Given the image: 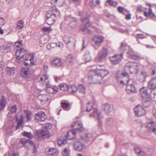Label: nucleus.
I'll return each mask as SVG.
<instances>
[{
	"label": "nucleus",
	"instance_id": "2eb2a0df",
	"mask_svg": "<svg viewBox=\"0 0 156 156\" xmlns=\"http://www.w3.org/2000/svg\"><path fill=\"white\" fill-rule=\"evenodd\" d=\"M83 137L81 138L77 141L74 144V147L75 150L78 151H81L85 147L84 145L82 143Z\"/></svg>",
	"mask_w": 156,
	"mask_h": 156
},
{
	"label": "nucleus",
	"instance_id": "ddd939ff",
	"mask_svg": "<svg viewBox=\"0 0 156 156\" xmlns=\"http://www.w3.org/2000/svg\"><path fill=\"white\" fill-rule=\"evenodd\" d=\"M150 132H152L156 134V122L152 120H148L146 126Z\"/></svg>",
	"mask_w": 156,
	"mask_h": 156
},
{
	"label": "nucleus",
	"instance_id": "f8f14e48",
	"mask_svg": "<svg viewBox=\"0 0 156 156\" xmlns=\"http://www.w3.org/2000/svg\"><path fill=\"white\" fill-rule=\"evenodd\" d=\"M134 112L136 115L141 116L146 113L145 110L142 106L138 105L134 108Z\"/></svg>",
	"mask_w": 156,
	"mask_h": 156
},
{
	"label": "nucleus",
	"instance_id": "dca6fc26",
	"mask_svg": "<svg viewBox=\"0 0 156 156\" xmlns=\"http://www.w3.org/2000/svg\"><path fill=\"white\" fill-rule=\"evenodd\" d=\"M104 39V38L103 36L98 35L94 36L92 38V41L95 45L99 46L103 42Z\"/></svg>",
	"mask_w": 156,
	"mask_h": 156
},
{
	"label": "nucleus",
	"instance_id": "aec40b11",
	"mask_svg": "<svg viewBox=\"0 0 156 156\" xmlns=\"http://www.w3.org/2000/svg\"><path fill=\"white\" fill-rule=\"evenodd\" d=\"M38 99L40 101L42 104H44L49 99V96L46 94H41L38 96Z\"/></svg>",
	"mask_w": 156,
	"mask_h": 156
},
{
	"label": "nucleus",
	"instance_id": "c9c22d12",
	"mask_svg": "<svg viewBox=\"0 0 156 156\" xmlns=\"http://www.w3.org/2000/svg\"><path fill=\"white\" fill-rule=\"evenodd\" d=\"M91 58L90 52L89 51H87L84 55V59L87 62H88L90 61Z\"/></svg>",
	"mask_w": 156,
	"mask_h": 156
},
{
	"label": "nucleus",
	"instance_id": "a211bd4d",
	"mask_svg": "<svg viewBox=\"0 0 156 156\" xmlns=\"http://www.w3.org/2000/svg\"><path fill=\"white\" fill-rule=\"evenodd\" d=\"M46 86V91L49 93L55 94L58 91V88L56 86L50 85L49 83Z\"/></svg>",
	"mask_w": 156,
	"mask_h": 156
},
{
	"label": "nucleus",
	"instance_id": "603ef678",
	"mask_svg": "<svg viewBox=\"0 0 156 156\" xmlns=\"http://www.w3.org/2000/svg\"><path fill=\"white\" fill-rule=\"evenodd\" d=\"M52 127V124L50 123H46L45 125L43 127V129H47L48 130L49 129H51Z\"/></svg>",
	"mask_w": 156,
	"mask_h": 156
},
{
	"label": "nucleus",
	"instance_id": "49530a36",
	"mask_svg": "<svg viewBox=\"0 0 156 156\" xmlns=\"http://www.w3.org/2000/svg\"><path fill=\"white\" fill-rule=\"evenodd\" d=\"M82 21L84 24L87 27H88L90 26V24L89 23V19L88 18H85L84 19L82 18Z\"/></svg>",
	"mask_w": 156,
	"mask_h": 156
},
{
	"label": "nucleus",
	"instance_id": "c756f323",
	"mask_svg": "<svg viewBox=\"0 0 156 156\" xmlns=\"http://www.w3.org/2000/svg\"><path fill=\"white\" fill-rule=\"evenodd\" d=\"M148 87L151 89H154L156 87V78H154L148 82Z\"/></svg>",
	"mask_w": 156,
	"mask_h": 156
},
{
	"label": "nucleus",
	"instance_id": "cd10ccee",
	"mask_svg": "<svg viewBox=\"0 0 156 156\" xmlns=\"http://www.w3.org/2000/svg\"><path fill=\"white\" fill-rule=\"evenodd\" d=\"M147 76V73L145 72H142L137 76V78L139 81L143 82L145 80L146 77Z\"/></svg>",
	"mask_w": 156,
	"mask_h": 156
},
{
	"label": "nucleus",
	"instance_id": "9b49d317",
	"mask_svg": "<svg viewBox=\"0 0 156 156\" xmlns=\"http://www.w3.org/2000/svg\"><path fill=\"white\" fill-rule=\"evenodd\" d=\"M34 55L32 54L27 55L25 56L24 62L25 65L26 66L33 65L34 63Z\"/></svg>",
	"mask_w": 156,
	"mask_h": 156
},
{
	"label": "nucleus",
	"instance_id": "2f4dec72",
	"mask_svg": "<svg viewBox=\"0 0 156 156\" xmlns=\"http://www.w3.org/2000/svg\"><path fill=\"white\" fill-rule=\"evenodd\" d=\"M7 103V101L5 97L2 96L0 100V111L3 109Z\"/></svg>",
	"mask_w": 156,
	"mask_h": 156
},
{
	"label": "nucleus",
	"instance_id": "6ab92c4d",
	"mask_svg": "<svg viewBox=\"0 0 156 156\" xmlns=\"http://www.w3.org/2000/svg\"><path fill=\"white\" fill-rule=\"evenodd\" d=\"M25 50L23 48H21L19 49H16V55L17 59L20 60L23 58L24 55L26 54Z\"/></svg>",
	"mask_w": 156,
	"mask_h": 156
},
{
	"label": "nucleus",
	"instance_id": "13d9d810",
	"mask_svg": "<svg viewBox=\"0 0 156 156\" xmlns=\"http://www.w3.org/2000/svg\"><path fill=\"white\" fill-rule=\"evenodd\" d=\"M54 78L56 82H58L61 80V77L60 76H55Z\"/></svg>",
	"mask_w": 156,
	"mask_h": 156
},
{
	"label": "nucleus",
	"instance_id": "69168bd1",
	"mask_svg": "<svg viewBox=\"0 0 156 156\" xmlns=\"http://www.w3.org/2000/svg\"><path fill=\"white\" fill-rule=\"evenodd\" d=\"M18 44L19 45H23L22 41H17L15 43V46L17 47H19L20 46H19V45H18Z\"/></svg>",
	"mask_w": 156,
	"mask_h": 156
},
{
	"label": "nucleus",
	"instance_id": "5fc2aeb1",
	"mask_svg": "<svg viewBox=\"0 0 156 156\" xmlns=\"http://www.w3.org/2000/svg\"><path fill=\"white\" fill-rule=\"evenodd\" d=\"M6 23V21L5 19L2 17H0V27H1Z\"/></svg>",
	"mask_w": 156,
	"mask_h": 156
},
{
	"label": "nucleus",
	"instance_id": "423d86ee",
	"mask_svg": "<svg viewBox=\"0 0 156 156\" xmlns=\"http://www.w3.org/2000/svg\"><path fill=\"white\" fill-rule=\"evenodd\" d=\"M116 77L118 83L120 84H127L130 81L129 75L126 72L121 73L118 72L116 75Z\"/></svg>",
	"mask_w": 156,
	"mask_h": 156
},
{
	"label": "nucleus",
	"instance_id": "680f3d73",
	"mask_svg": "<svg viewBox=\"0 0 156 156\" xmlns=\"http://www.w3.org/2000/svg\"><path fill=\"white\" fill-rule=\"evenodd\" d=\"M42 30H43L45 31H49L51 30L52 29L50 27H44L42 28Z\"/></svg>",
	"mask_w": 156,
	"mask_h": 156
},
{
	"label": "nucleus",
	"instance_id": "6e6d98bb",
	"mask_svg": "<svg viewBox=\"0 0 156 156\" xmlns=\"http://www.w3.org/2000/svg\"><path fill=\"white\" fill-rule=\"evenodd\" d=\"M68 61L69 63L72 62L74 60V58L72 55H69L68 56Z\"/></svg>",
	"mask_w": 156,
	"mask_h": 156
},
{
	"label": "nucleus",
	"instance_id": "f704fd0d",
	"mask_svg": "<svg viewBox=\"0 0 156 156\" xmlns=\"http://www.w3.org/2000/svg\"><path fill=\"white\" fill-rule=\"evenodd\" d=\"M15 70L13 67H7L6 68V73L9 75H12L14 74Z\"/></svg>",
	"mask_w": 156,
	"mask_h": 156
},
{
	"label": "nucleus",
	"instance_id": "0eeeda50",
	"mask_svg": "<svg viewBox=\"0 0 156 156\" xmlns=\"http://www.w3.org/2000/svg\"><path fill=\"white\" fill-rule=\"evenodd\" d=\"M138 64L134 62H129L126 64L125 69H128L131 74L136 73L138 72Z\"/></svg>",
	"mask_w": 156,
	"mask_h": 156
},
{
	"label": "nucleus",
	"instance_id": "bb28decb",
	"mask_svg": "<svg viewBox=\"0 0 156 156\" xmlns=\"http://www.w3.org/2000/svg\"><path fill=\"white\" fill-rule=\"evenodd\" d=\"M30 74V71L29 68H23L21 70V74L24 77H29Z\"/></svg>",
	"mask_w": 156,
	"mask_h": 156
},
{
	"label": "nucleus",
	"instance_id": "6e6552de",
	"mask_svg": "<svg viewBox=\"0 0 156 156\" xmlns=\"http://www.w3.org/2000/svg\"><path fill=\"white\" fill-rule=\"evenodd\" d=\"M48 131L43 129L37 131L36 137L39 139H44L48 138L49 136Z\"/></svg>",
	"mask_w": 156,
	"mask_h": 156
},
{
	"label": "nucleus",
	"instance_id": "bf43d9fd",
	"mask_svg": "<svg viewBox=\"0 0 156 156\" xmlns=\"http://www.w3.org/2000/svg\"><path fill=\"white\" fill-rule=\"evenodd\" d=\"M69 26L72 28H75L76 26V23L75 21L71 22L69 23Z\"/></svg>",
	"mask_w": 156,
	"mask_h": 156
},
{
	"label": "nucleus",
	"instance_id": "c03bdc74",
	"mask_svg": "<svg viewBox=\"0 0 156 156\" xmlns=\"http://www.w3.org/2000/svg\"><path fill=\"white\" fill-rule=\"evenodd\" d=\"M57 142L58 145L62 146L66 143L67 141L65 139H58L57 140Z\"/></svg>",
	"mask_w": 156,
	"mask_h": 156
},
{
	"label": "nucleus",
	"instance_id": "412c9836",
	"mask_svg": "<svg viewBox=\"0 0 156 156\" xmlns=\"http://www.w3.org/2000/svg\"><path fill=\"white\" fill-rule=\"evenodd\" d=\"M96 75V74H92L91 75H90L89 74L88 81L89 83H103L102 80H100L99 81H98V78L95 79L94 76V75Z\"/></svg>",
	"mask_w": 156,
	"mask_h": 156
},
{
	"label": "nucleus",
	"instance_id": "473e14b6",
	"mask_svg": "<svg viewBox=\"0 0 156 156\" xmlns=\"http://www.w3.org/2000/svg\"><path fill=\"white\" fill-rule=\"evenodd\" d=\"M9 110L11 112L9 113L7 115V117L8 118L10 117V116L12 117L11 115L12 113H16L17 110L16 106V105L11 106L9 107Z\"/></svg>",
	"mask_w": 156,
	"mask_h": 156
},
{
	"label": "nucleus",
	"instance_id": "1a4fd4ad",
	"mask_svg": "<svg viewBox=\"0 0 156 156\" xmlns=\"http://www.w3.org/2000/svg\"><path fill=\"white\" fill-rule=\"evenodd\" d=\"M90 117H94L95 118H97L98 122L99 127H102V122L101 119L102 117L101 115V112H98L97 109L94 108L93 113L90 114Z\"/></svg>",
	"mask_w": 156,
	"mask_h": 156
},
{
	"label": "nucleus",
	"instance_id": "4468645a",
	"mask_svg": "<svg viewBox=\"0 0 156 156\" xmlns=\"http://www.w3.org/2000/svg\"><path fill=\"white\" fill-rule=\"evenodd\" d=\"M122 55H115L111 57L109 59L112 64H116L119 63L122 58Z\"/></svg>",
	"mask_w": 156,
	"mask_h": 156
},
{
	"label": "nucleus",
	"instance_id": "f257e3e1",
	"mask_svg": "<svg viewBox=\"0 0 156 156\" xmlns=\"http://www.w3.org/2000/svg\"><path fill=\"white\" fill-rule=\"evenodd\" d=\"M140 92L144 106L148 107L149 102L151 100L156 101V91L155 90H148L146 88L143 87L140 89Z\"/></svg>",
	"mask_w": 156,
	"mask_h": 156
},
{
	"label": "nucleus",
	"instance_id": "4d7b16f0",
	"mask_svg": "<svg viewBox=\"0 0 156 156\" xmlns=\"http://www.w3.org/2000/svg\"><path fill=\"white\" fill-rule=\"evenodd\" d=\"M62 107L64 108H67L69 106V103L66 102H61V103Z\"/></svg>",
	"mask_w": 156,
	"mask_h": 156
},
{
	"label": "nucleus",
	"instance_id": "864d4df0",
	"mask_svg": "<svg viewBox=\"0 0 156 156\" xmlns=\"http://www.w3.org/2000/svg\"><path fill=\"white\" fill-rule=\"evenodd\" d=\"M113 122V119L112 118H108L106 121L107 124L109 126H112Z\"/></svg>",
	"mask_w": 156,
	"mask_h": 156
},
{
	"label": "nucleus",
	"instance_id": "8fccbe9b",
	"mask_svg": "<svg viewBox=\"0 0 156 156\" xmlns=\"http://www.w3.org/2000/svg\"><path fill=\"white\" fill-rule=\"evenodd\" d=\"M81 30L84 32V34H91V32L89 30L87 27H81Z\"/></svg>",
	"mask_w": 156,
	"mask_h": 156
},
{
	"label": "nucleus",
	"instance_id": "e433bc0d",
	"mask_svg": "<svg viewBox=\"0 0 156 156\" xmlns=\"http://www.w3.org/2000/svg\"><path fill=\"white\" fill-rule=\"evenodd\" d=\"M78 87L75 85H72L69 87L68 91L71 93H74L78 90Z\"/></svg>",
	"mask_w": 156,
	"mask_h": 156
},
{
	"label": "nucleus",
	"instance_id": "0e129e2a",
	"mask_svg": "<svg viewBox=\"0 0 156 156\" xmlns=\"http://www.w3.org/2000/svg\"><path fill=\"white\" fill-rule=\"evenodd\" d=\"M5 63L2 61L0 62V71L2 70L5 67Z\"/></svg>",
	"mask_w": 156,
	"mask_h": 156
},
{
	"label": "nucleus",
	"instance_id": "f03ea898",
	"mask_svg": "<svg viewBox=\"0 0 156 156\" xmlns=\"http://www.w3.org/2000/svg\"><path fill=\"white\" fill-rule=\"evenodd\" d=\"M71 127H74L75 128L68 132L66 137L69 140L74 138V136L76 135L77 132H82L84 130L82 124L80 122H75L71 125Z\"/></svg>",
	"mask_w": 156,
	"mask_h": 156
},
{
	"label": "nucleus",
	"instance_id": "338daca9",
	"mask_svg": "<svg viewBox=\"0 0 156 156\" xmlns=\"http://www.w3.org/2000/svg\"><path fill=\"white\" fill-rule=\"evenodd\" d=\"M91 136V135L90 134H87L86 135L85 137H84L86 141H89V139L88 138H90Z\"/></svg>",
	"mask_w": 156,
	"mask_h": 156
},
{
	"label": "nucleus",
	"instance_id": "a878e982",
	"mask_svg": "<svg viewBox=\"0 0 156 156\" xmlns=\"http://www.w3.org/2000/svg\"><path fill=\"white\" fill-rule=\"evenodd\" d=\"M19 142L22 144L24 147H27V146L33 144V142L32 141L27 140L24 138L20 139Z\"/></svg>",
	"mask_w": 156,
	"mask_h": 156
},
{
	"label": "nucleus",
	"instance_id": "09e8293b",
	"mask_svg": "<svg viewBox=\"0 0 156 156\" xmlns=\"http://www.w3.org/2000/svg\"><path fill=\"white\" fill-rule=\"evenodd\" d=\"M73 40L72 38H69L68 37H66L64 38V42L66 44H68L70 42H71Z\"/></svg>",
	"mask_w": 156,
	"mask_h": 156
},
{
	"label": "nucleus",
	"instance_id": "20e7f679",
	"mask_svg": "<svg viewBox=\"0 0 156 156\" xmlns=\"http://www.w3.org/2000/svg\"><path fill=\"white\" fill-rule=\"evenodd\" d=\"M109 73L108 71L106 69L98 68L96 70L92 69L89 72V74L91 75L92 74H95L94 78L95 79L98 78V81L102 80L103 78L106 76Z\"/></svg>",
	"mask_w": 156,
	"mask_h": 156
},
{
	"label": "nucleus",
	"instance_id": "7ed1b4c3",
	"mask_svg": "<svg viewBox=\"0 0 156 156\" xmlns=\"http://www.w3.org/2000/svg\"><path fill=\"white\" fill-rule=\"evenodd\" d=\"M31 115L32 113L30 112L25 110L23 115L21 114L19 117L17 116L16 119L18 125L16 127V129H18L23 122H26L30 120L31 119Z\"/></svg>",
	"mask_w": 156,
	"mask_h": 156
},
{
	"label": "nucleus",
	"instance_id": "4be33fe9",
	"mask_svg": "<svg viewBox=\"0 0 156 156\" xmlns=\"http://www.w3.org/2000/svg\"><path fill=\"white\" fill-rule=\"evenodd\" d=\"M40 81L44 86H47L49 83L48 77L46 74L41 75Z\"/></svg>",
	"mask_w": 156,
	"mask_h": 156
},
{
	"label": "nucleus",
	"instance_id": "ea45409f",
	"mask_svg": "<svg viewBox=\"0 0 156 156\" xmlns=\"http://www.w3.org/2000/svg\"><path fill=\"white\" fill-rule=\"evenodd\" d=\"M92 104L89 102L87 104L86 108L84 110L87 112H89L92 109Z\"/></svg>",
	"mask_w": 156,
	"mask_h": 156
},
{
	"label": "nucleus",
	"instance_id": "58836bf2",
	"mask_svg": "<svg viewBox=\"0 0 156 156\" xmlns=\"http://www.w3.org/2000/svg\"><path fill=\"white\" fill-rule=\"evenodd\" d=\"M60 89L62 91H68L69 87L66 84H61L59 86Z\"/></svg>",
	"mask_w": 156,
	"mask_h": 156
},
{
	"label": "nucleus",
	"instance_id": "a18cd8bd",
	"mask_svg": "<svg viewBox=\"0 0 156 156\" xmlns=\"http://www.w3.org/2000/svg\"><path fill=\"white\" fill-rule=\"evenodd\" d=\"M56 43H52L48 44L47 46V47L48 50H50L52 48L56 47Z\"/></svg>",
	"mask_w": 156,
	"mask_h": 156
},
{
	"label": "nucleus",
	"instance_id": "7c9ffc66",
	"mask_svg": "<svg viewBox=\"0 0 156 156\" xmlns=\"http://www.w3.org/2000/svg\"><path fill=\"white\" fill-rule=\"evenodd\" d=\"M126 90L127 93L130 94L135 92L136 90L135 87L133 84L128 83L126 86Z\"/></svg>",
	"mask_w": 156,
	"mask_h": 156
},
{
	"label": "nucleus",
	"instance_id": "39448f33",
	"mask_svg": "<svg viewBox=\"0 0 156 156\" xmlns=\"http://www.w3.org/2000/svg\"><path fill=\"white\" fill-rule=\"evenodd\" d=\"M52 11H48L46 14V22L49 25L53 24L56 20V15L54 12L59 13V11L55 6L52 7Z\"/></svg>",
	"mask_w": 156,
	"mask_h": 156
},
{
	"label": "nucleus",
	"instance_id": "72a5a7b5",
	"mask_svg": "<svg viewBox=\"0 0 156 156\" xmlns=\"http://www.w3.org/2000/svg\"><path fill=\"white\" fill-rule=\"evenodd\" d=\"M77 89V92L81 94H84L86 93V88L83 84H79Z\"/></svg>",
	"mask_w": 156,
	"mask_h": 156
},
{
	"label": "nucleus",
	"instance_id": "774afa93",
	"mask_svg": "<svg viewBox=\"0 0 156 156\" xmlns=\"http://www.w3.org/2000/svg\"><path fill=\"white\" fill-rule=\"evenodd\" d=\"M136 37L137 38L143 39L144 38V36L142 34H138L136 35Z\"/></svg>",
	"mask_w": 156,
	"mask_h": 156
},
{
	"label": "nucleus",
	"instance_id": "3c124183",
	"mask_svg": "<svg viewBox=\"0 0 156 156\" xmlns=\"http://www.w3.org/2000/svg\"><path fill=\"white\" fill-rule=\"evenodd\" d=\"M23 21L20 20L17 24V28L18 29H21L23 27Z\"/></svg>",
	"mask_w": 156,
	"mask_h": 156
},
{
	"label": "nucleus",
	"instance_id": "9d476101",
	"mask_svg": "<svg viewBox=\"0 0 156 156\" xmlns=\"http://www.w3.org/2000/svg\"><path fill=\"white\" fill-rule=\"evenodd\" d=\"M108 55L107 49L103 48L99 51L98 55L96 58V60L98 62L102 61L106 58Z\"/></svg>",
	"mask_w": 156,
	"mask_h": 156
},
{
	"label": "nucleus",
	"instance_id": "a19ab883",
	"mask_svg": "<svg viewBox=\"0 0 156 156\" xmlns=\"http://www.w3.org/2000/svg\"><path fill=\"white\" fill-rule=\"evenodd\" d=\"M22 134L24 136L30 139H32L33 137V134L30 132H27L26 131H24Z\"/></svg>",
	"mask_w": 156,
	"mask_h": 156
},
{
	"label": "nucleus",
	"instance_id": "de8ad7c7",
	"mask_svg": "<svg viewBox=\"0 0 156 156\" xmlns=\"http://www.w3.org/2000/svg\"><path fill=\"white\" fill-rule=\"evenodd\" d=\"M127 44L125 42H122L121 45L119 47V49L122 51H125L126 49V48L127 46Z\"/></svg>",
	"mask_w": 156,
	"mask_h": 156
},
{
	"label": "nucleus",
	"instance_id": "f3484780",
	"mask_svg": "<svg viewBox=\"0 0 156 156\" xmlns=\"http://www.w3.org/2000/svg\"><path fill=\"white\" fill-rule=\"evenodd\" d=\"M46 118V115L43 111L39 112L35 114V119L38 121H43Z\"/></svg>",
	"mask_w": 156,
	"mask_h": 156
},
{
	"label": "nucleus",
	"instance_id": "4c0bfd02",
	"mask_svg": "<svg viewBox=\"0 0 156 156\" xmlns=\"http://www.w3.org/2000/svg\"><path fill=\"white\" fill-rule=\"evenodd\" d=\"M10 49V46L7 45H4L0 47V51L2 52H4L5 51H9Z\"/></svg>",
	"mask_w": 156,
	"mask_h": 156
},
{
	"label": "nucleus",
	"instance_id": "052dcab7",
	"mask_svg": "<svg viewBox=\"0 0 156 156\" xmlns=\"http://www.w3.org/2000/svg\"><path fill=\"white\" fill-rule=\"evenodd\" d=\"M149 17H153L154 16V14L153 12L152 9L151 8H150L148 10Z\"/></svg>",
	"mask_w": 156,
	"mask_h": 156
},
{
	"label": "nucleus",
	"instance_id": "5701e85b",
	"mask_svg": "<svg viewBox=\"0 0 156 156\" xmlns=\"http://www.w3.org/2000/svg\"><path fill=\"white\" fill-rule=\"evenodd\" d=\"M56 148H47L45 151L46 154L48 156H55L57 154Z\"/></svg>",
	"mask_w": 156,
	"mask_h": 156
},
{
	"label": "nucleus",
	"instance_id": "e2e57ef3",
	"mask_svg": "<svg viewBox=\"0 0 156 156\" xmlns=\"http://www.w3.org/2000/svg\"><path fill=\"white\" fill-rule=\"evenodd\" d=\"M146 154V153L144 151L141 150L137 155L138 156H145Z\"/></svg>",
	"mask_w": 156,
	"mask_h": 156
},
{
	"label": "nucleus",
	"instance_id": "393cba45",
	"mask_svg": "<svg viewBox=\"0 0 156 156\" xmlns=\"http://www.w3.org/2000/svg\"><path fill=\"white\" fill-rule=\"evenodd\" d=\"M103 106L104 111L107 114L111 112L113 109V105L108 103H106Z\"/></svg>",
	"mask_w": 156,
	"mask_h": 156
},
{
	"label": "nucleus",
	"instance_id": "b1692460",
	"mask_svg": "<svg viewBox=\"0 0 156 156\" xmlns=\"http://www.w3.org/2000/svg\"><path fill=\"white\" fill-rule=\"evenodd\" d=\"M127 56L129 58L135 60H137L139 58L140 56L137 55L132 50H130L127 53Z\"/></svg>",
	"mask_w": 156,
	"mask_h": 156
},
{
	"label": "nucleus",
	"instance_id": "37998d69",
	"mask_svg": "<svg viewBox=\"0 0 156 156\" xmlns=\"http://www.w3.org/2000/svg\"><path fill=\"white\" fill-rule=\"evenodd\" d=\"M70 151L69 148H65L62 152V154L63 156H70Z\"/></svg>",
	"mask_w": 156,
	"mask_h": 156
},
{
	"label": "nucleus",
	"instance_id": "79ce46f5",
	"mask_svg": "<svg viewBox=\"0 0 156 156\" xmlns=\"http://www.w3.org/2000/svg\"><path fill=\"white\" fill-rule=\"evenodd\" d=\"M118 10L119 12L122 13L123 14H125L126 13L129 12V11H128L126 9H125L124 8L121 6L118 7Z\"/></svg>",
	"mask_w": 156,
	"mask_h": 156
},
{
	"label": "nucleus",
	"instance_id": "c85d7f7f",
	"mask_svg": "<svg viewBox=\"0 0 156 156\" xmlns=\"http://www.w3.org/2000/svg\"><path fill=\"white\" fill-rule=\"evenodd\" d=\"M51 63L54 66H59L62 64V61L59 58H56L53 59Z\"/></svg>",
	"mask_w": 156,
	"mask_h": 156
}]
</instances>
